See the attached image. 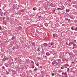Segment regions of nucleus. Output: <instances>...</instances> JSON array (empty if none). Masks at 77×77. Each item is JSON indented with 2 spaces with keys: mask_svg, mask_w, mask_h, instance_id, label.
<instances>
[{
  "mask_svg": "<svg viewBox=\"0 0 77 77\" xmlns=\"http://www.w3.org/2000/svg\"><path fill=\"white\" fill-rule=\"evenodd\" d=\"M62 74H63V72H62Z\"/></svg>",
  "mask_w": 77,
  "mask_h": 77,
  "instance_id": "54",
  "label": "nucleus"
},
{
  "mask_svg": "<svg viewBox=\"0 0 77 77\" xmlns=\"http://www.w3.org/2000/svg\"><path fill=\"white\" fill-rule=\"evenodd\" d=\"M0 33H1V32L0 31Z\"/></svg>",
  "mask_w": 77,
  "mask_h": 77,
  "instance_id": "60",
  "label": "nucleus"
},
{
  "mask_svg": "<svg viewBox=\"0 0 77 77\" xmlns=\"http://www.w3.org/2000/svg\"><path fill=\"white\" fill-rule=\"evenodd\" d=\"M38 18H41V16H38Z\"/></svg>",
  "mask_w": 77,
  "mask_h": 77,
  "instance_id": "38",
  "label": "nucleus"
},
{
  "mask_svg": "<svg viewBox=\"0 0 77 77\" xmlns=\"http://www.w3.org/2000/svg\"><path fill=\"white\" fill-rule=\"evenodd\" d=\"M31 77H32V76H31Z\"/></svg>",
  "mask_w": 77,
  "mask_h": 77,
  "instance_id": "64",
  "label": "nucleus"
},
{
  "mask_svg": "<svg viewBox=\"0 0 77 77\" xmlns=\"http://www.w3.org/2000/svg\"><path fill=\"white\" fill-rule=\"evenodd\" d=\"M53 4L51 3L50 5L49 6H51V7H53Z\"/></svg>",
  "mask_w": 77,
  "mask_h": 77,
  "instance_id": "9",
  "label": "nucleus"
},
{
  "mask_svg": "<svg viewBox=\"0 0 77 77\" xmlns=\"http://www.w3.org/2000/svg\"><path fill=\"white\" fill-rule=\"evenodd\" d=\"M11 71H12V72H15V71L13 69H11Z\"/></svg>",
  "mask_w": 77,
  "mask_h": 77,
  "instance_id": "20",
  "label": "nucleus"
},
{
  "mask_svg": "<svg viewBox=\"0 0 77 77\" xmlns=\"http://www.w3.org/2000/svg\"><path fill=\"white\" fill-rule=\"evenodd\" d=\"M2 29V28L1 27V26H0V30H1Z\"/></svg>",
  "mask_w": 77,
  "mask_h": 77,
  "instance_id": "45",
  "label": "nucleus"
},
{
  "mask_svg": "<svg viewBox=\"0 0 77 77\" xmlns=\"http://www.w3.org/2000/svg\"><path fill=\"white\" fill-rule=\"evenodd\" d=\"M46 55H47V56H48L49 55H50V53H49L48 52H47V53H46Z\"/></svg>",
  "mask_w": 77,
  "mask_h": 77,
  "instance_id": "10",
  "label": "nucleus"
},
{
  "mask_svg": "<svg viewBox=\"0 0 77 77\" xmlns=\"http://www.w3.org/2000/svg\"><path fill=\"white\" fill-rule=\"evenodd\" d=\"M30 74H27V75H26V77H30Z\"/></svg>",
  "mask_w": 77,
  "mask_h": 77,
  "instance_id": "11",
  "label": "nucleus"
},
{
  "mask_svg": "<svg viewBox=\"0 0 77 77\" xmlns=\"http://www.w3.org/2000/svg\"><path fill=\"white\" fill-rule=\"evenodd\" d=\"M66 13L69 12V10L68 9H66Z\"/></svg>",
  "mask_w": 77,
  "mask_h": 77,
  "instance_id": "12",
  "label": "nucleus"
},
{
  "mask_svg": "<svg viewBox=\"0 0 77 77\" xmlns=\"http://www.w3.org/2000/svg\"><path fill=\"white\" fill-rule=\"evenodd\" d=\"M40 50V49H39V48H38V50H37V51H40V50Z\"/></svg>",
  "mask_w": 77,
  "mask_h": 77,
  "instance_id": "26",
  "label": "nucleus"
},
{
  "mask_svg": "<svg viewBox=\"0 0 77 77\" xmlns=\"http://www.w3.org/2000/svg\"><path fill=\"white\" fill-rule=\"evenodd\" d=\"M66 66H69V65H68V64H66Z\"/></svg>",
  "mask_w": 77,
  "mask_h": 77,
  "instance_id": "22",
  "label": "nucleus"
},
{
  "mask_svg": "<svg viewBox=\"0 0 77 77\" xmlns=\"http://www.w3.org/2000/svg\"><path fill=\"white\" fill-rule=\"evenodd\" d=\"M36 66H38V65H39V64L38 63H37V64H36Z\"/></svg>",
  "mask_w": 77,
  "mask_h": 77,
  "instance_id": "36",
  "label": "nucleus"
},
{
  "mask_svg": "<svg viewBox=\"0 0 77 77\" xmlns=\"http://www.w3.org/2000/svg\"><path fill=\"white\" fill-rule=\"evenodd\" d=\"M5 25H6H6H7L6 23H5Z\"/></svg>",
  "mask_w": 77,
  "mask_h": 77,
  "instance_id": "57",
  "label": "nucleus"
},
{
  "mask_svg": "<svg viewBox=\"0 0 77 77\" xmlns=\"http://www.w3.org/2000/svg\"><path fill=\"white\" fill-rule=\"evenodd\" d=\"M74 48H75V47H74V46L72 48V49H74Z\"/></svg>",
  "mask_w": 77,
  "mask_h": 77,
  "instance_id": "42",
  "label": "nucleus"
},
{
  "mask_svg": "<svg viewBox=\"0 0 77 77\" xmlns=\"http://www.w3.org/2000/svg\"><path fill=\"white\" fill-rule=\"evenodd\" d=\"M5 59H6V60H8V57H7L5 58Z\"/></svg>",
  "mask_w": 77,
  "mask_h": 77,
  "instance_id": "35",
  "label": "nucleus"
},
{
  "mask_svg": "<svg viewBox=\"0 0 77 77\" xmlns=\"http://www.w3.org/2000/svg\"><path fill=\"white\" fill-rule=\"evenodd\" d=\"M15 48H16V46H14L12 48V49L13 50H15Z\"/></svg>",
  "mask_w": 77,
  "mask_h": 77,
  "instance_id": "8",
  "label": "nucleus"
},
{
  "mask_svg": "<svg viewBox=\"0 0 77 77\" xmlns=\"http://www.w3.org/2000/svg\"><path fill=\"white\" fill-rule=\"evenodd\" d=\"M66 68V67H65Z\"/></svg>",
  "mask_w": 77,
  "mask_h": 77,
  "instance_id": "63",
  "label": "nucleus"
},
{
  "mask_svg": "<svg viewBox=\"0 0 77 77\" xmlns=\"http://www.w3.org/2000/svg\"><path fill=\"white\" fill-rule=\"evenodd\" d=\"M22 12H24V11H23V10H22Z\"/></svg>",
  "mask_w": 77,
  "mask_h": 77,
  "instance_id": "53",
  "label": "nucleus"
},
{
  "mask_svg": "<svg viewBox=\"0 0 77 77\" xmlns=\"http://www.w3.org/2000/svg\"><path fill=\"white\" fill-rule=\"evenodd\" d=\"M3 23H6V22L4 20L3 21Z\"/></svg>",
  "mask_w": 77,
  "mask_h": 77,
  "instance_id": "27",
  "label": "nucleus"
},
{
  "mask_svg": "<svg viewBox=\"0 0 77 77\" xmlns=\"http://www.w3.org/2000/svg\"><path fill=\"white\" fill-rule=\"evenodd\" d=\"M1 10H2V9L0 8V11H1Z\"/></svg>",
  "mask_w": 77,
  "mask_h": 77,
  "instance_id": "59",
  "label": "nucleus"
},
{
  "mask_svg": "<svg viewBox=\"0 0 77 77\" xmlns=\"http://www.w3.org/2000/svg\"><path fill=\"white\" fill-rule=\"evenodd\" d=\"M68 22H69L70 21V19H69L68 20Z\"/></svg>",
  "mask_w": 77,
  "mask_h": 77,
  "instance_id": "40",
  "label": "nucleus"
},
{
  "mask_svg": "<svg viewBox=\"0 0 77 77\" xmlns=\"http://www.w3.org/2000/svg\"><path fill=\"white\" fill-rule=\"evenodd\" d=\"M69 68H67V71L68 72L69 71Z\"/></svg>",
  "mask_w": 77,
  "mask_h": 77,
  "instance_id": "24",
  "label": "nucleus"
},
{
  "mask_svg": "<svg viewBox=\"0 0 77 77\" xmlns=\"http://www.w3.org/2000/svg\"><path fill=\"white\" fill-rule=\"evenodd\" d=\"M71 29H72V30H73V27H72V26L71 27Z\"/></svg>",
  "mask_w": 77,
  "mask_h": 77,
  "instance_id": "32",
  "label": "nucleus"
},
{
  "mask_svg": "<svg viewBox=\"0 0 77 77\" xmlns=\"http://www.w3.org/2000/svg\"><path fill=\"white\" fill-rule=\"evenodd\" d=\"M63 7H64V8H63L61 9V10H63V9H65V7H64V6H63Z\"/></svg>",
  "mask_w": 77,
  "mask_h": 77,
  "instance_id": "25",
  "label": "nucleus"
},
{
  "mask_svg": "<svg viewBox=\"0 0 77 77\" xmlns=\"http://www.w3.org/2000/svg\"><path fill=\"white\" fill-rule=\"evenodd\" d=\"M53 12H55L56 11V9L53 10Z\"/></svg>",
  "mask_w": 77,
  "mask_h": 77,
  "instance_id": "33",
  "label": "nucleus"
},
{
  "mask_svg": "<svg viewBox=\"0 0 77 77\" xmlns=\"http://www.w3.org/2000/svg\"><path fill=\"white\" fill-rule=\"evenodd\" d=\"M69 18H71L72 19V17H69Z\"/></svg>",
  "mask_w": 77,
  "mask_h": 77,
  "instance_id": "44",
  "label": "nucleus"
},
{
  "mask_svg": "<svg viewBox=\"0 0 77 77\" xmlns=\"http://www.w3.org/2000/svg\"><path fill=\"white\" fill-rule=\"evenodd\" d=\"M53 36L54 37H55V34H54L53 35Z\"/></svg>",
  "mask_w": 77,
  "mask_h": 77,
  "instance_id": "31",
  "label": "nucleus"
},
{
  "mask_svg": "<svg viewBox=\"0 0 77 77\" xmlns=\"http://www.w3.org/2000/svg\"><path fill=\"white\" fill-rule=\"evenodd\" d=\"M31 63H32V64H34L35 63H34V62H33L32 61H31Z\"/></svg>",
  "mask_w": 77,
  "mask_h": 77,
  "instance_id": "19",
  "label": "nucleus"
},
{
  "mask_svg": "<svg viewBox=\"0 0 77 77\" xmlns=\"http://www.w3.org/2000/svg\"><path fill=\"white\" fill-rule=\"evenodd\" d=\"M11 39H12V40H13V39H15V37L13 36L11 38Z\"/></svg>",
  "mask_w": 77,
  "mask_h": 77,
  "instance_id": "15",
  "label": "nucleus"
},
{
  "mask_svg": "<svg viewBox=\"0 0 77 77\" xmlns=\"http://www.w3.org/2000/svg\"><path fill=\"white\" fill-rule=\"evenodd\" d=\"M73 42H76V40H75L73 41Z\"/></svg>",
  "mask_w": 77,
  "mask_h": 77,
  "instance_id": "39",
  "label": "nucleus"
},
{
  "mask_svg": "<svg viewBox=\"0 0 77 77\" xmlns=\"http://www.w3.org/2000/svg\"><path fill=\"white\" fill-rule=\"evenodd\" d=\"M58 10H59L60 9V10H61V9H61V8H57Z\"/></svg>",
  "mask_w": 77,
  "mask_h": 77,
  "instance_id": "23",
  "label": "nucleus"
},
{
  "mask_svg": "<svg viewBox=\"0 0 77 77\" xmlns=\"http://www.w3.org/2000/svg\"><path fill=\"white\" fill-rule=\"evenodd\" d=\"M33 10H35V8H33V9H32Z\"/></svg>",
  "mask_w": 77,
  "mask_h": 77,
  "instance_id": "48",
  "label": "nucleus"
},
{
  "mask_svg": "<svg viewBox=\"0 0 77 77\" xmlns=\"http://www.w3.org/2000/svg\"><path fill=\"white\" fill-rule=\"evenodd\" d=\"M61 69H63V67H61Z\"/></svg>",
  "mask_w": 77,
  "mask_h": 77,
  "instance_id": "37",
  "label": "nucleus"
},
{
  "mask_svg": "<svg viewBox=\"0 0 77 77\" xmlns=\"http://www.w3.org/2000/svg\"><path fill=\"white\" fill-rule=\"evenodd\" d=\"M71 44H72V45H73L74 47H75V46H76V44H74V42H71Z\"/></svg>",
  "mask_w": 77,
  "mask_h": 77,
  "instance_id": "2",
  "label": "nucleus"
},
{
  "mask_svg": "<svg viewBox=\"0 0 77 77\" xmlns=\"http://www.w3.org/2000/svg\"><path fill=\"white\" fill-rule=\"evenodd\" d=\"M45 57H47V56H45Z\"/></svg>",
  "mask_w": 77,
  "mask_h": 77,
  "instance_id": "58",
  "label": "nucleus"
},
{
  "mask_svg": "<svg viewBox=\"0 0 77 77\" xmlns=\"http://www.w3.org/2000/svg\"><path fill=\"white\" fill-rule=\"evenodd\" d=\"M38 10H39V11H40V9H38Z\"/></svg>",
  "mask_w": 77,
  "mask_h": 77,
  "instance_id": "56",
  "label": "nucleus"
},
{
  "mask_svg": "<svg viewBox=\"0 0 77 77\" xmlns=\"http://www.w3.org/2000/svg\"><path fill=\"white\" fill-rule=\"evenodd\" d=\"M66 44H68V42H66Z\"/></svg>",
  "mask_w": 77,
  "mask_h": 77,
  "instance_id": "51",
  "label": "nucleus"
},
{
  "mask_svg": "<svg viewBox=\"0 0 77 77\" xmlns=\"http://www.w3.org/2000/svg\"><path fill=\"white\" fill-rule=\"evenodd\" d=\"M73 77H75L73 76Z\"/></svg>",
  "mask_w": 77,
  "mask_h": 77,
  "instance_id": "62",
  "label": "nucleus"
},
{
  "mask_svg": "<svg viewBox=\"0 0 77 77\" xmlns=\"http://www.w3.org/2000/svg\"><path fill=\"white\" fill-rule=\"evenodd\" d=\"M5 17H4L2 19L3 20H5Z\"/></svg>",
  "mask_w": 77,
  "mask_h": 77,
  "instance_id": "29",
  "label": "nucleus"
},
{
  "mask_svg": "<svg viewBox=\"0 0 77 77\" xmlns=\"http://www.w3.org/2000/svg\"><path fill=\"white\" fill-rule=\"evenodd\" d=\"M77 30V28H75V30Z\"/></svg>",
  "mask_w": 77,
  "mask_h": 77,
  "instance_id": "46",
  "label": "nucleus"
},
{
  "mask_svg": "<svg viewBox=\"0 0 77 77\" xmlns=\"http://www.w3.org/2000/svg\"><path fill=\"white\" fill-rule=\"evenodd\" d=\"M53 62H54V63H55L56 65H58V62H56V61H54Z\"/></svg>",
  "mask_w": 77,
  "mask_h": 77,
  "instance_id": "3",
  "label": "nucleus"
},
{
  "mask_svg": "<svg viewBox=\"0 0 77 77\" xmlns=\"http://www.w3.org/2000/svg\"><path fill=\"white\" fill-rule=\"evenodd\" d=\"M15 20L16 21H17V19H15Z\"/></svg>",
  "mask_w": 77,
  "mask_h": 77,
  "instance_id": "52",
  "label": "nucleus"
},
{
  "mask_svg": "<svg viewBox=\"0 0 77 77\" xmlns=\"http://www.w3.org/2000/svg\"><path fill=\"white\" fill-rule=\"evenodd\" d=\"M32 69H33V68H35V65H33L32 66Z\"/></svg>",
  "mask_w": 77,
  "mask_h": 77,
  "instance_id": "16",
  "label": "nucleus"
},
{
  "mask_svg": "<svg viewBox=\"0 0 77 77\" xmlns=\"http://www.w3.org/2000/svg\"><path fill=\"white\" fill-rule=\"evenodd\" d=\"M52 76H54V73H52Z\"/></svg>",
  "mask_w": 77,
  "mask_h": 77,
  "instance_id": "34",
  "label": "nucleus"
},
{
  "mask_svg": "<svg viewBox=\"0 0 77 77\" xmlns=\"http://www.w3.org/2000/svg\"><path fill=\"white\" fill-rule=\"evenodd\" d=\"M43 45H44V46H45V47H47V44L46 43H45L43 44Z\"/></svg>",
  "mask_w": 77,
  "mask_h": 77,
  "instance_id": "5",
  "label": "nucleus"
},
{
  "mask_svg": "<svg viewBox=\"0 0 77 77\" xmlns=\"http://www.w3.org/2000/svg\"><path fill=\"white\" fill-rule=\"evenodd\" d=\"M2 68L3 69H5V66H2Z\"/></svg>",
  "mask_w": 77,
  "mask_h": 77,
  "instance_id": "21",
  "label": "nucleus"
},
{
  "mask_svg": "<svg viewBox=\"0 0 77 77\" xmlns=\"http://www.w3.org/2000/svg\"><path fill=\"white\" fill-rule=\"evenodd\" d=\"M73 8H74V6H73Z\"/></svg>",
  "mask_w": 77,
  "mask_h": 77,
  "instance_id": "61",
  "label": "nucleus"
},
{
  "mask_svg": "<svg viewBox=\"0 0 77 77\" xmlns=\"http://www.w3.org/2000/svg\"><path fill=\"white\" fill-rule=\"evenodd\" d=\"M6 72H7V73H6V74L7 75L9 74V72H8V71H6Z\"/></svg>",
  "mask_w": 77,
  "mask_h": 77,
  "instance_id": "18",
  "label": "nucleus"
},
{
  "mask_svg": "<svg viewBox=\"0 0 77 77\" xmlns=\"http://www.w3.org/2000/svg\"><path fill=\"white\" fill-rule=\"evenodd\" d=\"M64 75H66V76H65L64 77H67V75H68V74L67 73H66V72H65L64 74Z\"/></svg>",
  "mask_w": 77,
  "mask_h": 77,
  "instance_id": "7",
  "label": "nucleus"
},
{
  "mask_svg": "<svg viewBox=\"0 0 77 77\" xmlns=\"http://www.w3.org/2000/svg\"><path fill=\"white\" fill-rule=\"evenodd\" d=\"M51 45H54V43H53V42H51L50 43H49V47H51Z\"/></svg>",
  "mask_w": 77,
  "mask_h": 77,
  "instance_id": "1",
  "label": "nucleus"
},
{
  "mask_svg": "<svg viewBox=\"0 0 77 77\" xmlns=\"http://www.w3.org/2000/svg\"><path fill=\"white\" fill-rule=\"evenodd\" d=\"M51 64H52V65H54V64H55V63H53V62H52L51 63Z\"/></svg>",
  "mask_w": 77,
  "mask_h": 77,
  "instance_id": "28",
  "label": "nucleus"
},
{
  "mask_svg": "<svg viewBox=\"0 0 77 77\" xmlns=\"http://www.w3.org/2000/svg\"><path fill=\"white\" fill-rule=\"evenodd\" d=\"M37 70V69H34V71H36Z\"/></svg>",
  "mask_w": 77,
  "mask_h": 77,
  "instance_id": "30",
  "label": "nucleus"
},
{
  "mask_svg": "<svg viewBox=\"0 0 77 77\" xmlns=\"http://www.w3.org/2000/svg\"><path fill=\"white\" fill-rule=\"evenodd\" d=\"M3 60L4 61V62L5 61H6V58H4L3 59Z\"/></svg>",
  "mask_w": 77,
  "mask_h": 77,
  "instance_id": "13",
  "label": "nucleus"
},
{
  "mask_svg": "<svg viewBox=\"0 0 77 77\" xmlns=\"http://www.w3.org/2000/svg\"><path fill=\"white\" fill-rule=\"evenodd\" d=\"M37 59H40V58H39V57H37Z\"/></svg>",
  "mask_w": 77,
  "mask_h": 77,
  "instance_id": "41",
  "label": "nucleus"
},
{
  "mask_svg": "<svg viewBox=\"0 0 77 77\" xmlns=\"http://www.w3.org/2000/svg\"><path fill=\"white\" fill-rule=\"evenodd\" d=\"M1 16H2V17H3V15H2V14H1L0 15Z\"/></svg>",
  "mask_w": 77,
  "mask_h": 77,
  "instance_id": "47",
  "label": "nucleus"
},
{
  "mask_svg": "<svg viewBox=\"0 0 77 77\" xmlns=\"http://www.w3.org/2000/svg\"><path fill=\"white\" fill-rule=\"evenodd\" d=\"M72 63H74V61L72 62Z\"/></svg>",
  "mask_w": 77,
  "mask_h": 77,
  "instance_id": "50",
  "label": "nucleus"
},
{
  "mask_svg": "<svg viewBox=\"0 0 77 77\" xmlns=\"http://www.w3.org/2000/svg\"><path fill=\"white\" fill-rule=\"evenodd\" d=\"M32 45H33V46H35V43H33L32 44Z\"/></svg>",
  "mask_w": 77,
  "mask_h": 77,
  "instance_id": "14",
  "label": "nucleus"
},
{
  "mask_svg": "<svg viewBox=\"0 0 77 77\" xmlns=\"http://www.w3.org/2000/svg\"><path fill=\"white\" fill-rule=\"evenodd\" d=\"M18 27L19 28V30H21L22 29V28L20 26H18Z\"/></svg>",
  "mask_w": 77,
  "mask_h": 77,
  "instance_id": "6",
  "label": "nucleus"
},
{
  "mask_svg": "<svg viewBox=\"0 0 77 77\" xmlns=\"http://www.w3.org/2000/svg\"><path fill=\"white\" fill-rule=\"evenodd\" d=\"M2 14H3V15H6V13H5V12H4V13L2 12Z\"/></svg>",
  "mask_w": 77,
  "mask_h": 77,
  "instance_id": "17",
  "label": "nucleus"
},
{
  "mask_svg": "<svg viewBox=\"0 0 77 77\" xmlns=\"http://www.w3.org/2000/svg\"><path fill=\"white\" fill-rule=\"evenodd\" d=\"M66 64H65L64 65V66H66Z\"/></svg>",
  "mask_w": 77,
  "mask_h": 77,
  "instance_id": "43",
  "label": "nucleus"
},
{
  "mask_svg": "<svg viewBox=\"0 0 77 77\" xmlns=\"http://www.w3.org/2000/svg\"><path fill=\"white\" fill-rule=\"evenodd\" d=\"M44 25H45L46 27H48V23H45L44 24Z\"/></svg>",
  "mask_w": 77,
  "mask_h": 77,
  "instance_id": "4",
  "label": "nucleus"
},
{
  "mask_svg": "<svg viewBox=\"0 0 77 77\" xmlns=\"http://www.w3.org/2000/svg\"><path fill=\"white\" fill-rule=\"evenodd\" d=\"M69 1V2H71V0H68Z\"/></svg>",
  "mask_w": 77,
  "mask_h": 77,
  "instance_id": "49",
  "label": "nucleus"
},
{
  "mask_svg": "<svg viewBox=\"0 0 77 77\" xmlns=\"http://www.w3.org/2000/svg\"><path fill=\"white\" fill-rule=\"evenodd\" d=\"M54 57H53V59H54Z\"/></svg>",
  "mask_w": 77,
  "mask_h": 77,
  "instance_id": "55",
  "label": "nucleus"
}]
</instances>
